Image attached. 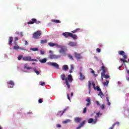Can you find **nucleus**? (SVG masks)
<instances>
[{"label": "nucleus", "instance_id": "obj_22", "mask_svg": "<svg viewBox=\"0 0 129 129\" xmlns=\"http://www.w3.org/2000/svg\"><path fill=\"white\" fill-rule=\"evenodd\" d=\"M101 76L102 77H104V78H105L106 79H107L108 78H109L110 76L108 75H105V74H101Z\"/></svg>", "mask_w": 129, "mask_h": 129}, {"label": "nucleus", "instance_id": "obj_45", "mask_svg": "<svg viewBox=\"0 0 129 129\" xmlns=\"http://www.w3.org/2000/svg\"><path fill=\"white\" fill-rule=\"evenodd\" d=\"M59 53H64V49H61L60 50H59Z\"/></svg>", "mask_w": 129, "mask_h": 129}, {"label": "nucleus", "instance_id": "obj_42", "mask_svg": "<svg viewBox=\"0 0 129 129\" xmlns=\"http://www.w3.org/2000/svg\"><path fill=\"white\" fill-rule=\"evenodd\" d=\"M96 51L98 52V53H100V52H101V50L98 48L96 49Z\"/></svg>", "mask_w": 129, "mask_h": 129}, {"label": "nucleus", "instance_id": "obj_14", "mask_svg": "<svg viewBox=\"0 0 129 129\" xmlns=\"http://www.w3.org/2000/svg\"><path fill=\"white\" fill-rule=\"evenodd\" d=\"M79 75H80V80H81V81H83V80H85V76L82 74V73L80 72Z\"/></svg>", "mask_w": 129, "mask_h": 129}, {"label": "nucleus", "instance_id": "obj_58", "mask_svg": "<svg viewBox=\"0 0 129 129\" xmlns=\"http://www.w3.org/2000/svg\"><path fill=\"white\" fill-rule=\"evenodd\" d=\"M18 40H19V38H18V37L15 38V41H18Z\"/></svg>", "mask_w": 129, "mask_h": 129}, {"label": "nucleus", "instance_id": "obj_23", "mask_svg": "<svg viewBox=\"0 0 129 129\" xmlns=\"http://www.w3.org/2000/svg\"><path fill=\"white\" fill-rule=\"evenodd\" d=\"M51 22H52L53 23H55L56 24H58V23H61V21H60V20H55V19L51 20Z\"/></svg>", "mask_w": 129, "mask_h": 129}, {"label": "nucleus", "instance_id": "obj_32", "mask_svg": "<svg viewBox=\"0 0 129 129\" xmlns=\"http://www.w3.org/2000/svg\"><path fill=\"white\" fill-rule=\"evenodd\" d=\"M86 122V120H84L82 123H81L80 124V126H81V127H82V126H83V125H84V124H85V122Z\"/></svg>", "mask_w": 129, "mask_h": 129}, {"label": "nucleus", "instance_id": "obj_12", "mask_svg": "<svg viewBox=\"0 0 129 129\" xmlns=\"http://www.w3.org/2000/svg\"><path fill=\"white\" fill-rule=\"evenodd\" d=\"M7 84H9V85H11L12 87H9V88H13L14 86H15V83L13 81H10L7 82Z\"/></svg>", "mask_w": 129, "mask_h": 129}, {"label": "nucleus", "instance_id": "obj_61", "mask_svg": "<svg viewBox=\"0 0 129 129\" xmlns=\"http://www.w3.org/2000/svg\"><path fill=\"white\" fill-rule=\"evenodd\" d=\"M72 70H71H71H70V72H69L70 73H72V72H73V71H72Z\"/></svg>", "mask_w": 129, "mask_h": 129}, {"label": "nucleus", "instance_id": "obj_41", "mask_svg": "<svg viewBox=\"0 0 129 129\" xmlns=\"http://www.w3.org/2000/svg\"><path fill=\"white\" fill-rule=\"evenodd\" d=\"M104 107H105V105L104 104H103L101 106V108L103 110V109H104Z\"/></svg>", "mask_w": 129, "mask_h": 129}, {"label": "nucleus", "instance_id": "obj_11", "mask_svg": "<svg viewBox=\"0 0 129 129\" xmlns=\"http://www.w3.org/2000/svg\"><path fill=\"white\" fill-rule=\"evenodd\" d=\"M49 58L50 59H58V58H60V55H56L54 54H51L49 56Z\"/></svg>", "mask_w": 129, "mask_h": 129}, {"label": "nucleus", "instance_id": "obj_64", "mask_svg": "<svg viewBox=\"0 0 129 129\" xmlns=\"http://www.w3.org/2000/svg\"><path fill=\"white\" fill-rule=\"evenodd\" d=\"M108 105H110V103L109 102H108Z\"/></svg>", "mask_w": 129, "mask_h": 129}, {"label": "nucleus", "instance_id": "obj_10", "mask_svg": "<svg viewBox=\"0 0 129 129\" xmlns=\"http://www.w3.org/2000/svg\"><path fill=\"white\" fill-rule=\"evenodd\" d=\"M74 121H75L77 123H79V122H80V121H81V120H82V118L79 117H76L74 118Z\"/></svg>", "mask_w": 129, "mask_h": 129}, {"label": "nucleus", "instance_id": "obj_53", "mask_svg": "<svg viewBox=\"0 0 129 129\" xmlns=\"http://www.w3.org/2000/svg\"><path fill=\"white\" fill-rule=\"evenodd\" d=\"M56 126L57 127H61V125H60V124H56Z\"/></svg>", "mask_w": 129, "mask_h": 129}, {"label": "nucleus", "instance_id": "obj_18", "mask_svg": "<svg viewBox=\"0 0 129 129\" xmlns=\"http://www.w3.org/2000/svg\"><path fill=\"white\" fill-rule=\"evenodd\" d=\"M69 67H68V65L64 64L62 67V70H64V71H67V70H69Z\"/></svg>", "mask_w": 129, "mask_h": 129}, {"label": "nucleus", "instance_id": "obj_5", "mask_svg": "<svg viewBox=\"0 0 129 129\" xmlns=\"http://www.w3.org/2000/svg\"><path fill=\"white\" fill-rule=\"evenodd\" d=\"M41 35H42V32L40 31H36L33 33V38H34V39H38L40 38Z\"/></svg>", "mask_w": 129, "mask_h": 129}, {"label": "nucleus", "instance_id": "obj_33", "mask_svg": "<svg viewBox=\"0 0 129 129\" xmlns=\"http://www.w3.org/2000/svg\"><path fill=\"white\" fill-rule=\"evenodd\" d=\"M48 45H49V46H50V47H54V46H55V45H56V43H53L51 42H49V43H48Z\"/></svg>", "mask_w": 129, "mask_h": 129}, {"label": "nucleus", "instance_id": "obj_46", "mask_svg": "<svg viewBox=\"0 0 129 129\" xmlns=\"http://www.w3.org/2000/svg\"><path fill=\"white\" fill-rule=\"evenodd\" d=\"M38 102H39V103H42V102H43V100L41 99H39L38 100Z\"/></svg>", "mask_w": 129, "mask_h": 129}, {"label": "nucleus", "instance_id": "obj_4", "mask_svg": "<svg viewBox=\"0 0 129 129\" xmlns=\"http://www.w3.org/2000/svg\"><path fill=\"white\" fill-rule=\"evenodd\" d=\"M23 61H27L28 62H31V61L38 62V60H37L36 59H33V58H32V57H31L30 56L23 57Z\"/></svg>", "mask_w": 129, "mask_h": 129}, {"label": "nucleus", "instance_id": "obj_25", "mask_svg": "<svg viewBox=\"0 0 129 129\" xmlns=\"http://www.w3.org/2000/svg\"><path fill=\"white\" fill-rule=\"evenodd\" d=\"M30 50L33 51V52H37V51H39V48H31Z\"/></svg>", "mask_w": 129, "mask_h": 129}, {"label": "nucleus", "instance_id": "obj_19", "mask_svg": "<svg viewBox=\"0 0 129 129\" xmlns=\"http://www.w3.org/2000/svg\"><path fill=\"white\" fill-rule=\"evenodd\" d=\"M67 110V109H64L63 110V111H62V112L61 113V111H59L57 113V115H60V116H62V115H63V114H64V112H65V111Z\"/></svg>", "mask_w": 129, "mask_h": 129}, {"label": "nucleus", "instance_id": "obj_1", "mask_svg": "<svg viewBox=\"0 0 129 129\" xmlns=\"http://www.w3.org/2000/svg\"><path fill=\"white\" fill-rule=\"evenodd\" d=\"M60 78L62 81H66V85H67L68 88L70 89V84L69 83H72L73 81V78H72V75H69L68 78H66L65 74H62L60 76Z\"/></svg>", "mask_w": 129, "mask_h": 129}, {"label": "nucleus", "instance_id": "obj_52", "mask_svg": "<svg viewBox=\"0 0 129 129\" xmlns=\"http://www.w3.org/2000/svg\"><path fill=\"white\" fill-rule=\"evenodd\" d=\"M91 73H92V74H94L95 72L92 69H91Z\"/></svg>", "mask_w": 129, "mask_h": 129}, {"label": "nucleus", "instance_id": "obj_48", "mask_svg": "<svg viewBox=\"0 0 129 129\" xmlns=\"http://www.w3.org/2000/svg\"><path fill=\"white\" fill-rule=\"evenodd\" d=\"M114 125H115V124H113L112 126L109 128V129H113Z\"/></svg>", "mask_w": 129, "mask_h": 129}, {"label": "nucleus", "instance_id": "obj_9", "mask_svg": "<svg viewBox=\"0 0 129 129\" xmlns=\"http://www.w3.org/2000/svg\"><path fill=\"white\" fill-rule=\"evenodd\" d=\"M96 121H97V117H95L94 121L93 120V118H90L88 120V123H92V122H94V123H96Z\"/></svg>", "mask_w": 129, "mask_h": 129}, {"label": "nucleus", "instance_id": "obj_8", "mask_svg": "<svg viewBox=\"0 0 129 129\" xmlns=\"http://www.w3.org/2000/svg\"><path fill=\"white\" fill-rule=\"evenodd\" d=\"M13 48L14 49V50H16V51H18L19 49H20V50H22L23 51H26V49L19 46L18 44H16L15 46H14L13 47Z\"/></svg>", "mask_w": 129, "mask_h": 129}, {"label": "nucleus", "instance_id": "obj_63", "mask_svg": "<svg viewBox=\"0 0 129 129\" xmlns=\"http://www.w3.org/2000/svg\"><path fill=\"white\" fill-rule=\"evenodd\" d=\"M71 96H73V93H71Z\"/></svg>", "mask_w": 129, "mask_h": 129}, {"label": "nucleus", "instance_id": "obj_24", "mask_svg": "<svg viewBox=\"0 0 129 129\" xmlns=\"http://www.w3.org/2000/svg\"><path fill=\"white\" fill-rule=\"evenodd\" d=\"M39 62H40V63H46V62H47V59L46 58H43V59H40Z\"/></svg>", "mask_w": 129, "mask_h": 129}, {"label": "nucleus", "instance_id": "obj_50", "mask_svg": "<svg viewBox=\"0 0 129 129\" xmlns=\"http://www.w3.org/2000/svg\"><path fill=\"white\" fill-rule=\"evenodd\" d=\"M53 62H49L47 64L48 65H49L50 66H52V64H53Z\"/></svg>", "mask_w": 129, "mask_h": 129}, {"label": "nucleus", "instance_id": "obj_51", "mask_svg": "<svg viewBox=\"0 0 129 129\" xmlns=\"http://www.w3.org/2000/svg\"><path fill=\"white\" fill-rule=\"evenodd\" d=\"M96 103L97 105H100V103H99V101H96Z\"/></svg>", "mask_w": 129, "mask_h": 129}, {"label": "nucleus", "instance_id": "obj_20", "mask_svg": "<svg viewBox=\"0 0 129 129\" xmlns=\"http://www.w3.org/2000/svg\"><path fill=\"white\" fill-rule=\"evenodd\" d=\"M101 70L103 71V73H101V74H105V67L104 66H103L101 67V69H100V71H101Z\"/></svg>", "mask_w": 129, "mask_h": 129}, {"label": "nucleus", "instance_id": "obj_39", "mask_svg": "<svg viewBox=\"0 0 129 129\" xmlns=\"http://www.w3.org/2000/svg\"><path fill=\"white\" fill-rule=\"evenodd\" d=\"M40 85H41V86H44V85H45V82H40Z\"/></svg>", "mask_w": 129, "mask_h": 129}, {"label": "nucleus", "instance_id": "obj_55", "mask_svg": "<svg viewBox=\"0 0 129 129\" xmlns=\"http://www.w3.org/2000/svg\"><path fill=\"white\" fill-rule=\"evenodd\" d=\"M67 97H68V99H69V100H70V97H69V94H67Z\"/></svg>", "mask_w": 129, "mask_h": 129}, {"label": "nucleus", "instance_id": "obj_56", "mask_svg": "<svg viewBox=\"0 0 129 129\" xmlns=\"http://www.w3.org/2000/svg\"><path fill=\"white\" fill-rule=\"evenodd\" d=\"M81 128V126H80V125H79V126L76 127V129H80Z\"/></svg>", "mask_w": 129, "mask_h": 129}, {"label": "nucleus", "instance_id": "obj_47", "mask_svg": "<svg viewBox=\"0 0 129 129\" xmlns=\"http://www.w3.org/2000/svg\"><path fill=\"white\" fill-rule=\"evenodd\" d=\"M40 54H41V55H44V54H45V52L44 51L40 50Z\"/></svg>", "mask_w": 129, "mask_h": 129}, {"label": "nucleus", "instance_id": "obj_3", "mask_svg": "<svg viewBox=\"0 0 129 129\" xmlns=\"http://www.w3.org/2000/svg\"><path fill=\"white\" fill-rule=\"evenodd\" d=\"M62 35L64 36L65 38H68V37H70L71 38H73L74 40H77V35L73 34V33L70 32H64L62 33Z\"/></svg>", "mask_w": 129, "mask_h": 129}, {"label": "nucleus", "instance_id": "obj_29", "mask_svg": "<svg viewBox=\"0 0 129 129\" xmlns=\"http://www.w3.org/2000/svg\"><path fill=\"white\" fill-rule=\"evenodd\" d=\"M24 69H27V70H30L32 69V68H31L30 67H28L27 66V64H25Z\"/></svg>", "mask_w": 129, "mask_h": 129}, {"label": "nucleus", "instance_id": "obj_7", "mask_svg": "<svg viewBox=\"0 0 129 129\" xmlns=\"http://www.w3.org/2000/svg\"><path fill=\"white\" fill-rule=\"evenodd\" d=\"M74 55L77 60H79V59H83V56L81 55V53H78L77 52H75Z\"/></svg>", "mask_w": 129, "mask_h": 129}, {"label": "nucleus", "instance_id": "obj_21", "mask_svg": "<svg viewBox=\"0 0 129 129\" xmlns=\"http://www.w3.org/2000/svg\"><path fill=\"white\" fill-rule=\"evenodd\" d=\"M13 38L12 37H10L9 39V44L10 46H12V43H13Z\"/></svg>", "mask_w": 129, "mask_h": 129}, {"label": "nucleus", "instance_id": "obj_28", "mask_svg": "<svg viewBox=\"0 0 129 129\" xmlns=\"http://www.w3.org/2000/svg\"><path fill=\"white\" fill-rule=\"evenodd\" d=\"M70 121H71V120H70L69 119H67L66 120L63 121L62 123H68V122H70Z\"/></svg>", "mask_w": 129, "mask_h": 129}, {"label": "nucleus", "instance_id": "obj_27", "mask_svg": "<svg viewBox=\"0 0 129 129\" xmlns=\"http://www.w3.org/2000/svg\"><path fill=\"white\" fill-rule=\"evenodd\" d=\"M80 30V28H77L76 29H75V30L74 31H72V33H77L78 32H79V31Z\"/></svg>", "mask_w": 129, "mask_h": 129}, {"label": "nucleus", "instance_id": "obj_57", "mask_svg": "<svg viewBox=\"0 0 129 129\" xmlns=\"http://www.w3.org/2000/svg\"><path fill=\"white\" fill-rule=\"evenodd\" d=\"M106 100H107V102H109V99H108V97H106Z\"/></svg>", "mask_w": 129, "mask_h": 129}, {"label": "nucleus", "instance_id": "obj_40", "mask_svg": "<svg viewBox=\"0 0 129 129\" xmlns=\"http://www.w3.org/2000/svg\"><path fill=\"white\" fill-rule=\"evenodd\" d=\"M55 46H56V47H57V48H62V46L59 45H58V44H55Z\"/></svg>", "mask_w": 129, "mask_h": 129}, {"label": "nucleus", "instance_id": "obj_62", "mask_svg": "<svg viewBox=\"0 0 129 129\" xmlns=\"http://www.w3.org/2000/svg\"><path fill=\"white\" fill-rule=\"evenodd\" d=\"M20 36H21V37H23V32H21L20 33Z\"/></svg>", "mask_w": 129, "mask_h": 129}, {"label": "nucleus", "instance_id": "obj_17", "mask_svg": "<svg viewBox=\"0 0 129 129\" xmlns=\"http://www.w3.org/2000/svg\"><path fill=\"white\" fill-rule=\"evenodd\" d=\"M52 66L53 67H55V68H56V69H59V64H58V63L56 62H53V63L52 64Z\"/></svg>", "mask_w": 129, "mask_h": 129}, {"label": "nucleus", "instance_id": "obj_59", "mask_svg": "<svg viewBox=\"0 0 129 129\" xmlns=\"http://www.w3.org/2000/svg\"><path fill=\"white\" fill-rule=\"evenodd\" d=\"M114 124H115H115H119V122H116L114 123Z\"/></svg>", "mask_w": 129, "mask_h": 129}, {"label": "nucleus", "instance_id": "obj_60", "mask_svg": "<svg viewBox=\"0 0 129 129\" xmlns=\"http://www.w3.org/2000/svg\"><path fill=\"white\" fill-rule=\"evenodd\" d=\"M25 45H28V41H25Z\"/></svg>", "mask_w": 129, "mask_h": 129}, {"label": "nucleus", "instance_id": "obj_43", "mask_svg": "<svg viewBox=\"0 0 129 129\" xmlns=\"http://www.w3.org/2000/svg\"><path fill=\"white\" fill-rule=\"evenodd\" d=\"M99 94H100L101 97V95H102V96H104V95L103 94V93H102V91L99 92Z\"/></svg>", "mask_w": 129, "mask_h": 129}, {"label": "nucleus", "instance_id": "obj_37", "mask_svg": "<svg viewBox=\"0 0 129 129\" xmlns=\"http://www.w3.org/2000/svg\"><path fill=\"white\" fill-rule=\"evenodd\" d=\"M68 57L70 58V59H71L72 60H74V58H73V56L72 55L69 54Z\"/></svg>", "mask_w": 129, "mask_h": 129}, {"label": "nucleus", "instance_id": "obj_16", "mask_svg": "<svg viewBox=\"0 0 129 129\" xmlns=\"http://www.w3.org/2000/svg\"><path fill=\"white\" fill-rule=\"evenodd\" d=\"M88 85L89 93V94H90V91L91 90V81H88Z\"/></svg>", "mask_w": 129, "mask_h": 129}, {"label": "nucleus", "instance_id": "obj_15", "mask_svg": "<svg viewBox=\"0 0 129 129\" xmlns=\"http://www.w3.org/2000/svg\"><path fill=\"white\" fill-rule=\"evenodd\" d=\"M86 101H87V103L86 104V106H89L90 104H91V100H90V98H88Z\"/></svg>", "mask_w": 129, "mask_h": 129}, {"label": "nucleus", "instance_id": "obj_2", "mask_svg": "<svg viewBox=\"0 0 129 129\" xmlns=\"http://www.w3.org/2000/svg\"><path fill=\"white\" fill-rule=\"evenodd\" d=\"M118 53L119 55H120V56H122L123 58H120V61L121 62H123V63H127V60H126L125 59L127 58V55L125 54V52L123 50H119L118 51Z\"/></svg>", "mask_w": 129, "mask_h": 129}, {"label": "nucleus", "instance_id": "obj_30", "mask_svg": "<svg viewBox=\"0 0 129 129\" xmlns=\"http://www.w3.org/2000/svg\"><path fill=\"white\" fill-rule=\"evenodd\" d=\"M108 83H109V81L106 80V82L103 83L104 86H107V85H108Z\"/></svg>", "mask_w": 129, "mask_h": 129}, {"label": "nucleus", "instance_id": "obj_38", "mask_svg": "<svg viewBox=\"0 0 129 129\" xmlns=\"http://www.w3.org/2000/svg\"><path fill=\"white\" fill-rule=\"evenodd\" d=\"M96 89H97V91H101V89H100V88L99 86L96 87Z\"/></svg>", "mask_w": 129, "mask_h": 129}, {"label": "nucleus", "instance_id": "obj_31", "mask_svg": "<svg viewBox=\"0 0 129 129\" xmlns=\"http://www.w3.org/2000/svg\"><path fill=\"white\" fill-rule=\"evenodd\" d=\"M47 39L41 40L40 41L41 44H46L47 43Z\"/></svg>", "mask_w": 129, "mask_h": 129}, {"label": "nucleus", "instance_id": "obj_34", "mask_svg": "<svg viewBox=\"0 0 129 129\" xmlns=\"http://www.w3.org/2000/svg\"><path fill=\"white\" fill-rule=\"evenodd\" d=\"M23 58H24V57H23V55H19V56L18 57V60L20 61V60H22H22H23Z\"/></svg>", "mask_w": 129, "mask_h": 129}, {"label": "nucleus", "instance_id": "obj_44", "mask_svg": "<svg viewBox=\"0 0 129 129\" xmlns=\"http://www.w3.org/2000/svg\"><path fill=\"white\" fill-rule=\"evenodd\" d=\"M92 84L93 85V87L94 89H95V88H95V83H94V82H92Z\"/></svg>", "mask_w": 129, "mask_h": 129}, {"label": "nucleus", "instance_id": "obj_6", "mask_svg": "<svg viewBox=\"0 0 129 129\" xmlns=\"http://www.w3.org/2000/svg\"><path fill=\"white\" fill-rule=\"evenodd\" d=\"M41 22L40 21H37V19L35 18H33L31 19V21H29L27 22L28 25H33V24H36V25H39Z\"/></svg>", "mask_w": 129, "mask_h": 129}, {"label": "nucleus", "instance_id": "obj_49", "mask_svg": "<svg viewBox=\"0 0 129 129\" xmlns=\"http://www.w3.org/2000/svg\"><path fill=\"white\" fill-rule=\"evenodd\" d=\"M74 69V67L73 64H71V70H73Z\"/></svg>", "mask_w": 129, "mask_h": 129}, {"label": "nucleus", "instance_id": "obj_35", "mask_svg": "<svg viewBox=\"0 0 129 129\" xmlns=\"http://www.w3.org/2000/svg\"><path fill=\"white\" fill-rule=\"evenodd\" d=\"M87 111V108L86 107H85L83 111V113H86Z\"/></svg>", "mask_w": 129, "mask_h": 129}, {"label": "nucleus", "instance_id": "obj_26", "mask_svg": "<svg viewBox=\"0 0 129 129\" xmlns=\"http://www.w3.org/2000/svg\"><path fill=\"white\" fill-rule=\"evenodd\" d=\"M33 71L37 74V75H39L40 74V72L38 71L37 69H36V67L34 68Z\"/></svg>", "mask_w": 129, "mask_h": 129}, {"label": "nucleus", "instance_id": "obj_54", "mask_svg": "<svg viewBox=\"0 0 129 129\" xmlns=\"http://www.w3.org/2000/svg\"><path fill=\"white\" fill-rule=\"evenodd\" d=\"M122 66H123V63H122L121 66L119 67L118 69H120V68H122Z\"/></svg>", "mask_w": 129, "mask_h": 129}, {"label": "nucleus", "instance_id": "obj_36", "mask_svg": "<svg viewBox=\"0 0 129 129\" xmlns=\"http://www.w3.org/2000/svg\"><path fill=\"white\" fill-rule=\"evenodd\" d=\"M97 118L99 117V115H101V114H100V111H99L98 113H96Z\"/></svg>", "mask_w": 129, "mask_h": 129}, {"label": "nucleus", "instance_id": "obj_13", "mask_svg": "<svg viewBox=\"0 0 129 129\" xmlns=\"http://www.w3.org/2000/svg\"><path fill=\"white\" fill-rule=\"evenodd\" d=\"M69 45L71 46V47H76V46H77V42H70Z\"/></svg>", "mask_w": 129, "mask_h": 129}]
</instances>
